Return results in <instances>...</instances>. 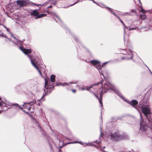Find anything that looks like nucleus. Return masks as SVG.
I'll use <instances>...</instances> for the list:
<instances>
[{"instance_id": "1", "label": "nucleus", "mask_w": 152, "mask_h": 152, "mask_svg": "<svg viewBox=\"0 0 152 152\" xmlns=\"http://www.w3.org/2000/svg\"><path fill=\"white\" fill-rule=\"evenodd\" d=\"M110 135L111 137L112 140L115 141H118L122 139L127 138V135H125L124 136L123 135H120L118 132H110Z\"/></svg>"}, {"instance_id": "2", "label": "nucleus", "mask_w": 152, "mask_h": 152, "mask_svg": "<svg viewBox=\"0 0 152 152\" xmlns=\"http://www.w3.org/2000/svg\"><path fill=\"white\" fill-rule=\"evenodd\" d=\"M143 102L141 101L138 105V107L140 108H142V112L144 114L146 117H147V115L150 113V110L149 108L148 107V104L147 102L146 105H145Z\"/></svg>"}, {"instance_id": "3", "label": "nucleus", "mask_w": 152, "mask_h": 152, "mask_svg": "<svg viewBox=\"0 0 152 152\" xmlns=\"http://www.w3.org/2000/svg\"><path fill=\"white\" fill-rule=\"evenodd\" d=\"M91 63L94 66V67H96L100 72L99 69H101L102 67L104 66L108 62H105L102 64L101 65L99 62L96 60H92L90 61Z\"/></svg>"}, {"instance_id": "4", "label": "nucleus", "mask_w": 152, "mask_h": 152, "mask_svg": "<svg viewBox=\"0 0 152 152\" xmlns=\"http://www.w3.org/2000/svg\"><path fill=\"white\" fill-rule=\"evenodd\" d=\"M31 15L32 16L34 17L35 19L39 18L46 16V14H39L36 10H34L31 13Z\"/></svg>"}, {"instance_id": "5", "label": "nucleus", "mask_w": 152, "mask_h": 152, "mask_svg": "<svg viewBox=\"0 0 152 152\" xmlns=\"http://www.w3.org/2000/svg\"><path fill=\"white\" fill-rule=\"evenodd\" d=\"M36 103V101L34 100L29 103H25L23 105V107L28 111H30L31 108V106Z\"/></svg>"}, {"instance_id": "6", "label": "nucleus", "mask_w": 152, "mask_h": 152, "mask_svg": "<svg viewBox=\"0 0 152 152\" xmlns=\"http://www.w3.org/2000/svg\"><path fill=\"white\" fill-rule=\"evenodd\" d=\"M140 129L141 130H145L146 127V125L144 121V120L142 117V115L140 113Z\"/></svg>"}, {"instance_id": "7", "label": "nucleus", "mask_w": 152, "mask_h": 152, "mask_svg": "<svg viewBox=\"0 0 152 152\" xmlns=\"http://www.w3.org/2000/svg\"><path fill=\"white\" fill-rule=\"evenodd\" d=\"M104 89H102V91L100 94V98H99L95 94L93 93L95 95V96L98 99L99 102L101 104V107H102L103 106L102 103V97L103 94L106 91L105 90L104 91Z\"/></svg>"}, {"instance_id": "8", "label": "nucleus", "mask_w": 152, "mask_h": 152, "mask_svg": "<svg viewBox=\"0 0 152 152\" xmlns=\"http://www.w3.org/2000/svg\"><path fill=\"white\" fill-rule=\"evenodd\" d=\"M19 48L26 54L30 53L32 52L31 50V49H26L20 46L19 47Z\"/></svg>"}, {"instance_id": "9", "label": "nucleus", "mask_w": 152, "mask_h": 152, "mask_svg": "<svg viewBox=\"0 0 152 152\" xmlns=\"http://www.w3.org/2000/svg\"><path fill=\"white\" fill-rule=\"evenodd\" d=\"M129 103L132 106L136 108L137 110L140 113H141L139 109L135 106V105H137L138 104V102L136 100H133L131 101Z\"/></svg>"}, {"instance_id": "10", "label": "nucleus", "mask_w": 152, "mask_h": 152, "mask_svg": "<svg viewBox=\"0 0 152 152\" xmlns=\"http://www.w3.org/2000/svg\"><path fill=\"white\" fill-rule=\"evenodd\" d=\"M100 85L101 86H102V82H100L98 83L97 84H94V85H93L92 86H91L90 87L86 86L85 87V88H83V87L82 88H80V89L82 90H89L91 88H92V86H96V85Z\"/></svg>"}, {"instance_id": "11", "label": "nucleus", "mask_w": 152, "mask_h": 152, "mask_svg": "<svg viewBox=\"0 0 152 152\" xmlns=\"http://www.w3.org/2000/svg\"><path fill=\"white\" fill-rule=\"evenodd\" d=\"M111 87L110 84L109 83L107 84L104 83V87H103L102 89H104V90H105L107 92V91L111 88Z\"/></svg>"}, {"instance_id": "12", "label": "nucleus", "mask_w": 152, "mask_h": 152, "mask_svg": "<svg viewBox=\"0 0 152 152\" xmlns=\"http://www.w3.org/2000/svg\"><path fill=\"white\" fill-rule=\"evenodd\" d=\"M28 57L31 59V63L32 64V62H33L35 64V63L37 61V57H35L34 58H33V57L32 56H31L29 55H28Z\"/></svg>"}, {"instance_id": "13", "label": "nucleus", "mask_w": 152, "mask_h": 152, "mask_svg": "<svg viewBox=\"0 0 152 152\" xmlns=\"http://www.w3.org/2000/svg\"><path fill=\"white\" fill-rule=\"evenodd\" d=\"M17 4L20 7L24 6L26 4V2L23 0H19L16 1Z\"/></svg>"}, {"instance_id": "14", "label": "nucleus", "mask_w": 152, "mask_h": 152, "mask_svg": "<svg viewBox=\"0 0 152 152\" xmlns=\"http://www.w3.org/2000/svg\"><path fill=\"white\" fill-rule=\"evenodd\" d=\"M32 62L33 65L36 69H37V70L40 74L41 75H42V73L41 71L39 69V67L36 65V64H35L33 62H32Z\"/></svg>"}, {"instance_id": "15", "label": "nucleus", "mask_w": 152, "mask_h": 152, "mask_svg": "<svg viewBox=\"0 0 152 152\" xmlns=\"http://www.w3.org/2000/svg\"><path fill=\"white\" fill-rule=\"evenodd\" d=\"M56 76L54 75H51L50 76V80L52 82L55 81Z\"/></svg>"}, {"instance_id": "16", "label": "nucleus", "mask_w": 152, "mask_h": 152, "mask_svg": "<svg viewBox=\"0 0 152 152\" xmlns=\"http://www.w3.org/2000/svg\"><path fill=\"white\" fill-rule=\"evenodd\" d=\"M118 18L119 19L120 21L123 24V25L124 26V29L125 31V28H126V26H125V24H124L123 22L121 20V19L119 17H118Z\"/></svg>"}, {"instance_id": "17", "label": "nucleus", "mask_w": 152, "mask_h": 152, "mask_svg": "<svg viewBox=\"0 0 152 152\" xmlns=\"http://www.w3.org/2000/svg\"><path fill=\"white\" fill-rule=\"evenodd\" d=\"M95 143L97 142V144L98 145H95V144H93V145L95 147H96L97 148H99V147L98 146H99L101 143V142L98 141V142H97V141H96L95 142Z\"/></svg>"}, {"instance_id": "18", "label": "nucleus", "mask_w": 152, "mask_h": 152, "mask_svg": "<svg viewBox=\"0 0 152 152\" xmlns=\"http://www.w3.org/2000/svg\"><path fill=\"white\" fill-rule=\"evenodd\" d=\"M140 18L141 19H142V20L146 18V16L145 15H140Z\"/></svg>"}, {"instance_id": "19", "label": "nucleus", "mask_w": 152, "mask_h": 152, "mask_svg": "<svg viewBox=\"0 0 152 152\" xmlns=\"http://www.w3.org/2000/svg\"><path fill=\"white\" fill-rule=\"evenodd\" d=\"M6 105V104L3 102H0V106L4 107Z\"/></svg>"}, {"instance_id": "20", "label": "nucleus", "mask_w": 152, "mask_h": 152, "mask_svg": "<svg viewBox=\"0 0 152 152\" xmlns=\"http://www.w3.org/2000/svg\"><path fill=\"white\" fill-rule=\"evenodd\" d=\"M41 103V102H40V100H38V101L37 102V105H38L39 106L40 105Z\"/></svg>"}, {"instance_id": "21", "label": "nucleus", "mask_w": 152, "mask_h": 152, "mask_svg": "<svg viewBox=\"0 0 152 152\" xmlns=\"http://www.w3.org/2000/svg\"><path fill=\"white\" fill-rule=\"evenodd\" d=\"M140 11L143 14L145 13V10L142 9L140 10Z\"/></svg>"}, {"instance_id": "22", "label": "nucleus", "mask_w": 152, "mask_h": 152, "mask_svg": "<svg viewBox=\"0 0 152 152\" xmlns=\"http://www.w3.org/2000/svg\"><path fill=\"white\" fill-rule=\"evenodd\" d=\"M48 81L46 80H45V86H46L48 84Z\"/></svg>"}, {"instance_id": "23", "label": "nucleus", "mask_w": 152, "mask_h": 152, "mask_svg": "<svg viewBox=\"0 0 152 152\" xmlns=\"http://www.w3.org/2000/svg\"><path fill=\"white\" fill-rule=\"evenodd\" d=\"M107 9H108V10H109V11H110L111 13L112 12H113L111 10V8L109 7H107Z\"/></svg>"}, {"instance_id": "24", "label": "nucleus", "mask_w": 152, "mask_h": 152, "mask_svg": "<svg viewBox=\"0 0 152 152\" xmlns=\"http://www.w3.org/2000/svg\"><path fill=\"white\" fill-rule=\"evenodd\" d=\"M111 13L113 14V15H114L115 16L117 17L118 18V17H119L115 13L113 12H112Z\"/></svg>"}, {"instance_id": "25", "label": "nucleus", "mask_w": 152, "mask_h": 152, "mask_svg": "<svg viewBox=\"0 0 152 152\" xmlns=\"http://www.w3.org/2000/svg\"><path fill=\"white\" fill-rule=\"evenodd\" d=\"M68 85V84L67 83H63V86H66V85Z\"/></svg>"}, {"instance_id": "26", "label": "nucleus", "mask_w": 152, "mask_h": 152, "mask_svg": "<svg viewBox=\"0 0 152 152\" xmlns=\"http://www.w3.org/2000/svg\"><path fill=\"white\" fill-rule=\"evenodd\" d=\"M125 59V58H124V57H122L121 59H118V61H120L121 60H123V59Z\"/></svg>"}, {"instance_id": "27", "label": "nucleus", "mask_w": 152, "mask_h": 152, "mask_svg": "<svg viewBox=\"0 0 152 152\" xmlns=\"http://www.w3.org/2000/svg\"><path fill=\"white\" fill-rule=\"evenodd\" d=\"M135 28H129V30L130 31V30H133Z\"/></svg>"}, {"instance_id": "28", "label": "nucleus", "mask_w": 152, "mask_h": 152, "mask_svg": "<svg viewBox=\"0 0 152 152\" xmlns=\"http://www.w3.org/2000/svg\"><path fill=\"white\" fill-rule=\"evenodd\" d=\"M72 91L73 93H75L76 92V90L74 89H72Z\"/></svg>"}, {"instance_id": "29", "label": "nucleus", "mask_w": 152, "mask_h": 152, "mask_svg": "<svg viewBox=\"0 0 152 152\" xmlns=\"http://www.w3.org/2000/svg\"><path fill=\"white\" fill-rule=\"evenodd\" d=\"M34 5H36V6H42V5H41V4H34Z\"/></svg>"}, {"instance_id": "30", "label": "nucleus", "mask_w": 152, "mask_h": 152, "mask_svg": "<svg viewBox=\"0 0 152 152\" xmlns=\"http://www.w3.org/2000/svg\"><path fill=\"white\" fill-rule=\"evenodd\" d=\"M16 105L18 106L19 108H20V109H22V108L19 106V105L18 104H16Z\"/></svg>"}, {"instance_id": "31", "label": "nucleus", "mask_w": 152, "mask_h": 152, "mask_svg": "<svg viewBox=\"0 0 152 152\" xmlns=\"http://www.w3.org/2000/svg\"><path fill=\"white\" fill-rule=\"evenodd\" d=\"M125 15H130V13H125Z\"/></svg>"}, {"instance_id": "32", "label": "nucleus", "mask_w": 152, "mask_h": 152, "mask_svg": "<svg viewBox=\"0 0 152 152\" xmlns=\"http://www.w3.org/2000/svg\"><path fill=\"white\" fill-rule=\"evenodd\" d=\"M77 83V82H72V83H70V84H72V83Z\"/></svg>"}, {"instance_id": "33", "label": "nucleus", "mask_w": 152, "mask_h": 152, "mask_svg": "<svg viewBox=\"0 0 152 152\" xmlns=\"http://www.w3.org/2000/svg\"><path fill=\"white\" fill-rule=\"evenodd\" d=\"M52 7V6H50L48 7V8H51Z\"/></svg>"}, {"instance_id": "34", "label": "nucleus", "mask_w": 152, "mask_h": 152, "mask_svg": "<svg viewBox=\"0 0 152 152\" xmlns=\"http://www.w3.org/2000/svg\"><path fill=\"white\" fill-rule=\"evenodd\" d=\"M74 143H79V142H78V141H76V142H74Z\"/></svg>"}, {"instance_id": "35", "label": "nucleus", "mask_w": 152, "mask_h": 152, "mask_svg": "<svg viewBox=\"0 0 152 152\" xmlns=\"http://www.w3.org/2000/svg\"><path fill=\"white\" fill-rule=\"evenodd\" d=\"M3 35V34H1L0 35H1V36H4Z\"/></svg>"}, {"instance_id": "36", "label": "nucleus", "mask_w": 152, "mask_h": 152, "mask_svg": "<svg viewBox=\"0 0 152 152\" xmlns=\"http://www.w3.org/2000/svg\"><path fill=\"white\" fill-rule=\"evenodd\" d=\"M127 50L129 51H131V50Z\"/></svg>"}, {"instance_id": "37", "label": "nucleus", "mask_w": 152, "mask_h": 152, "mask_svg": "<svg viewBox=\"0 0 152 152\" xmlns=\"http://www.w3.org/2000/svg\"><path fill=\"white\" fill-rule=\"evenodd\" d=\"M7 31H8V28H7Z\"/></svg>"}, {"instance_id": "38", "label": "nucleus", "mask_w": 152, "mask_h": 152, "mask_svg": "<svg viewBox=\"0 0 152 152\" xmlns=\"http://www.w3.org/2000/svg\"><path fill=\"white\" fill-rule=\"evenodd\" d=\"M103 148H105V147H103Z\"/></svg>"}, {"instance_id": "39", "label": "nucleus", "mask_w": 152, "mask_h": 152, "mask_svg": "<svg viewBox=\"0 0 152 152\" xmlns=\"http://www.w3.org/2000/svg\"><path fill=\"white\" fill-rule=\"evenodd\" d=\"M69 143V144H70V143Z\"/></svg>"}]
</instances>
